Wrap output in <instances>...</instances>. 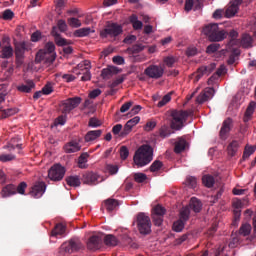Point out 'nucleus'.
Returning a JSON list of instances; mask_svg holds the SVG:
<instances>
[{
    "label": "nucleus",
    "instance_id": "f257e3e1",
    "mask_svg": "<svg viewBox=\"0 0 256 256\" xmlns=\"http://www.w3.org/2000/svg\"><path fill=\"white\" fill-rule=\"evenodd\" d=\"M202 33L206 37H208L209 41L214 43H219V41H223L227 38V31L224 29L219 28V24L217 23H210L205 25L202 28Z\"/></svg>",
    "mask_w": 256,
    "mask_h": 256
},
{
    "label": "nucleus",
    "instance_id": "f03ea898",
    "mask_svg": "<svg viewBox=\"0 0 256 256\" xmlns=\"http://www.w3.org/2000/svg\"><path fill=\"white\" fill-rule=\"evenodd\" d=\"M134 163L137 167H145L153 161V148L149 145H142L138 148L134 155Z\"/></svg>",
    "mask_w": 256,
    "mask_h": 256
},
{
    "label": "nucleus",
    "instance_id": "7ed1b4c3",
    "mask_svg": "<svg viewBox=\"0 0 256 256\" xmlns=\"http://www.w3.org/2000/svg\"><path fill=\"white\" fill-rule=\"evenodd\" d=\"M170 129L173 131H181L189 118V111L172 110L170 114Z\"/></svg>",
    "mask_w": 256,
    "mask_h": 256
},
{
    "label": "nucleus",
    "instance_id": "20e7f679",
    "mask_svg": "<svg viewBox=\"0 0 256 256\" xmlns=\"http://www.w3.org/2000/svg\"><path fill=\"white\" fill-rule=\"evenodd\" d=\"M57 55L55 54V44L53 42H48L44 49L37 52L35 57V63H53Z\"/></svg>",
    "mask_w": 256,
    "mask_h": 256
},
{
    "label": "nucleus",
    "instance_id": "39448f33",
    "mask_svg": "<svg viewBox=\"0 0 256 256\" xmlns=\"http://www.w3.org/2000/svg\"><path fill=\"white\" fill-rule=\"evenodd\" d=\"M72 73L74 75H82L81 81H91V61L84 60L80 62L73 68Z\"/></svg>",
    "mask_w": 256,
    "mask_h": 256
},
{
    "label": "nucleus",
    "instance_id": "423d86ee",
    "mask_svg": "<svg viewBox=\"0 0 256 256\" xmlns=\"http://www.w3.org/2000/svg\"><path fill=\"white\" fill-rule=\"evenodd\" d=\"M121 33H123V26L118 23H108L100 32V37H102V39H107V37L115 39V37H119Z\"/></svg>",
    "mask_w": 256,
    "mask_h": 256
},
{
    "label": "nucleus",
    "instance_id": "0eeeda50",
    "mask_svg": "<svg viewBox=\"0 0 256 256\" xmlns=\"http://www.w3.org/2000/svg\"><path fill=\"white\" fill-rule=\"evenodd\" d=\"M137 227L141 235H149L151 233V218L144 213L138 214Z\"/></svg>",
    "mask_w": 256,
    "mask_h": 256
},
{
    "label": "nucleus",
    "instance_id": "6e6552de",
    "mask_svg": "<svg viewBox=\"0 0 256 256\" xmlns=\"http://www.w3.org/2000/svg\"><path fill=\"white\" fill-rule=\"evenodd\" d=\"M25 51H29L27 48V42H17L15 43L14 53L16 57V65L21 67L25 61Z\"/></svg>",
    "mask_w": 256,
    "mask_h": 256
},
{
    "label": "nucleus",
    "instance_id": "1a4fd4ad",
    "mask_svg": "<svg viewBox=\"0 0 256 256\" xmlns=\"http://www.w3.org/2000/svg\"><path fill=\"white\" fill-rule=\"evenodd\" d=\"M165 74V68L162 65L151 64L144 70V75L149 79H161Z\"/></svg>",
    "mask_w": 256,
    "mask_h": 256
},
{
    "label": "nucleus",
    "instance_id": "9d476101",
    "mask_svg": "<svg viewBox=\"0 0 256 256\" xmlns=\"http://www.w3.org/2000/svg\"><path fill=\"white\" fill-rule=\"evenodd\" d=\"M65 167L61 164H54L48 171V177L51 181H61L65 177Z\"/></svg>",
    "mask_w": 256,
    "mask_h": 256
},
{
    "label": "nucleus",
    "instance_id": "9b49d317",
    "mask_svg": "<svg viewBox=\"0 0 256 256\" xmlns=\"http://www.w3.org/2000/svg\"><path fill=\"white\" fill-rule=\"evenodd\" d=\"M79 105H81V97L69 98L62 102V105H61L62 113L64 115H67L68 113H71L73 109H76V107H79Z\"/></svg>",
    "mask_w": 256,
    "mask_h": 256
},
{
    "label": "nucleus",
    "instance_id": "f8f14e48",
    "mask_svg": "<svg viewBox=\"0 0 256 256\" xmlns=\"http://www.w3.org/2000/svg\"><path fill=\"white\" fill-rule=\"evenodd\" d=\"M243 3V0H232L228 4L226 10H225V17L227 19H231L232 17H235L239 13V7H241Z\"/></svg>",
    "mask_w": 256,
    "mask_h": 256
},
{
    "label": "nucleus",
    "instance_id": "ddd939ff",
    "mask_svg": "<svg viewBox=\"0 0 256 256\" xmlns=\"http://www.w3.org/2000/svg\"><path fill=\"white\" fill-rule=\"evenodd\" d=\"M46 189L47 185L45 182H36L30 190V195L34 197V199H40V197H43L45 194Z\"/></svg>",
    "mask_w": 256,
    "mask_h": 256
},
{
    "label": "nucleus",
    "instance_id": "4468645a",
    "mask_svg": "<svg viewBox=\"0 0 256 256\" xmlns=\"http://www.w3.org/2000/svg\"><path fill=\"white\" fill-rule=\"evenodd\" d=\"M82 181L85 185H97L98 183H101L103 179L95 172H86L82 176Z\"/></svg>",
    "mask_w": 256,
    "mask_h": 256
},
{
    "label": "nucleus",
    "instance_id": "2eb2a0df",
    "mask_svg": "<svg viewBox=\"0 0 256 256\" xmlns=\"http://www.w3.org/2000/svg\"><path fill=\"white\" fill-rule=\"evenodd\" d=\"M217 64L211 63L208 66H201L195 72V81H199L203 76H209L210 73L215 71Z\"/></svg>",
    "mask_w": 256,
    "mask_h": 256
},
{
    "label": "nucleus",
    "instance_id": "dca6fc26",
    "mask_svg": "<svg viewBox=\"0 0 256 256\" xmlns=\"http://www.w3.org/2000/svg\"><path fill=\"white\" fill-rule=\"evenodd\" d=\"M215 96V89L211 87L205 88L196 98V103H199L200 105L209 101L210 99H213Z\"/></svg>",
    "mask_w": 256,
    "mask_h": 256
},
{
    "label": "nucleus",
    "instance_id": "f3484780",
    "mask_svg": "<svg viewBox=\"0 0 256 256\" xmlns=\"http://www.w3.org/2000/svg\"><path fill=\"white\" fill-rule=\"evenodd\" d=\"M247 205V203H249V198H244L243 202L241 199L235 198L232 201V207L234 209V216H235V220L239 221V218L241 217V209H243V205Z\"/></svg>",
    "mask_w": 256,
    "mask_h": 256
},
{
    "label": "nucleus",
    "instance_id": "a211bd4d",
    "mask_svg": "<svg viewBox=\"0 0 256 256\" xmlns=\"http://www.w3.org/2000/svg\"><path fill=\"white\" fill-rule=\"evenodd\" d=\"M139 121H141V117L139 116H135L134 118L128 120L124 125L123 131L120 133V137H127V135L133 131L135 125H138Z\"/></svg>",
    "mask_w": 256,
    "mask_h": 256
},
{
    "label": "nucleus",
    "instance_id": "6ab92c4d",
    "mask_svg": "<svg viewBox=\"0 0 256 256\" xmlns=\"http://www.w3.org/2000/svg\"><path fill=\"white\" fill-rule=\"evenodd\" d=\"M101 243H103L101 235H93L87 241V249L97 251L101 247Z\"/></svg>",
    "mask_w": 256,
    "mask_h": 256
},
{
    "label": "nucleus",
    "instance_id": "aec40b11",
    "mask_svg": "<svg viewBox=\"0 0 256 256\" xmlns=\"http://www.w3.org/2000/svg\"><path fill=\"white\" fill-rule=\"evenodd\" d=\"M194 7V11H199L203 9V0H185L184 9L187 13L191 11Z\"/></svg>",
    "mask_w": 256,
    "mask_h": 256
},
{
    "label": "nucleus",
    "instance_id": "412c9836",
    "mask_svg": "<svg viewBox=\"0 0 256 256\" xmlns=\"http://www.w3.org/2000/svg\"><path fill=\"white\" fill-rule=\"evenodd\" d=\"M231 127H233V119L227 118L223 121L222 127L220 129V137L221 139H227V134L230 133Z\"/></svg>",
    "mask_w": 256,
    "mask_h": 256
},
{
    "label": "nucleus",
    "instance_id": "4be33fe9",
    "mask_svg": "<svg viewBox=\"0 0 256 256\" xmlns=\"http://www.w3.org/2000/svg\"><path fill=\"white\" fill-rule=\"evenodd\" d=\"M121 73V70L115 66H108L107 68L102 69L101 77L102 79H111L113 75Z\"/></svg>",
    "mask_w": 256,
    "mask_h": 256
},
{
    "label": "nucleus",
    "instance_id": "5701e85b",
    "mask_svg": "<svg viewBox=\"0 0 256 256\" xmlns=\"http://www.w3.org/2000/svg\"><path fill=\"white\" fill-rule=\"evenodd\" d=\"M65 153H77L81 151V144L77 140H72L64 145Z\"/></svg>",
    "mask_w": 256,
    "mask_h": 256
},
{
    "label": "nucleus",
    "instance_id": "b1692460",
    "mask_svg": "<svg viewBox=\"0 0 256 256\" xmlns=\"http://www.w3.org/2000/svg\"><path fill=\"white\" fill-rule=\"evenodd\" d=\"M119 207V201L109 198L103 201L102 209H106L108 213L115 211Z\"/></svg>",
    "mask_w": 256,
    "mask_h": 256
},
{
    "label": "nucleus",
    "instance_id": "393cba45",
    "mask_svg": "<svg viewBox=\"0 0 256 256\" xmlns=\"http://www.w3.org/2000/svg\"><path fill=\"white\" fill-rule=\"evenodd\" d=\"M15 53L13 46L11 43H7L6 45L2 46L0 59H11Z\"/></svg>",
    "mask_w": 256,
    "mask_h": 256
},
{
    "label": "nucleus",
    "instance_id": "a878e982",
    "mask_svg": "<svg viewBox=\"0 0 256 256\" xmlns=\"http://www.w3.org/2000/svg\"><path fill=\"white\" fill-rule=\"evenodd\" d=\"M188 143L187 140H185V137H179L177 138L175 144H174V152L179 154L183 153L185 149H187Z\"/></svg>",
    "mask_w": 256,
    "mask_h": 256
},
{
    "label": "nucleus",
    "instance_id": "bb28decb",
    "mask_svg": "<svg viewBox=\"0 0 256 256\" xmlns=\"http://www.w3.org/2000/svg\"><path fill=\"white\" fill-rule=\"evenodd\" d=\"M255 108H256V103L253 101L250 102L245 111L244 117H243L244 123H249V121H251V119H253V114L255 113Z\"/></svg>",
    "mask_w": 256,
    "mask_h": 256
},
{
    "label": "nucleus",
    "instance_id": "cd10ccee",
    "mask_svg": "<svg viewBox=\"0 0 256 256\" xmlns=\"http://www.w3.org/2000/svg\"><path fill=\"white\" fill-rule=\"evenodd\" d=\"M52 35L55 38V43L58 47H65V45H69V42L65 38H61L59 32H57V27H53Z\"/></svg>",
    "mask_w": 256,
    "mask_h": 256
},
{
    "label": "nucleus",
    "instance_id": "c85d7f7f",
    "mask_svg": "<svg viewBox=\"0 0 256 256\" xmlns=\"http://www.w3.org/2000/svg\"><path fill=\"white\" fill-rule=\"evenodd\" d=\"M240 145L241 144L237 140H233L232 142L229 143L227 147V153L229 157H235V155H237Z\"/></svg>",
    "mask_w": 256,
    "mask_h": 256
},
{
    "label": "nucleus",
    "instance_id": "c756f323",
    "mask_svg": "<svg viewBox=\"0 0 256 256\" xmlns=\"http://www.w3.org/2000/svg\"><path fill=\"white\" fill-rule=\"evenodd\" d=\"M103 131L102 130H91L88 131L84 137L86 143H89L91 141H95L96 139H99L101 137Z\"/></svg>",
    "mask_w": 256,
    "mask_h": 256
},
{
    "label": "nucleus",
    "instance_id": "7c9ffc66",
    "mask_svg": "<svg viewBox=\"0 0 256 256\" xmlns=\"http://www.w3.org/2000/svg\"><path fill=\"white\" fill-rule=\"evenodd\" d=\"M104 243L107 247H117L119 245V238L113 234H108L104 237Z\"/></svg>",
    "mask_w": 256,
    "mask_h": 256
},
{
    "label": "nucleus",
    "instance_id": "2f4dec72",
    "mask_svg": "<svg viewBox=\"0 0 256 256\" xmlns=\"http://www.w3.org/2000/svg\"><path fill=\"white\" fill-rule=\"evenodd\" d=\"M240 44L244 49H250V47H253V38L249 34H243Z\"/></svg>",
    "mask_w": 256,
    "mask_h": 256
},
{
    "label": "nucleus",
    "instance_id": "473e14b6",
    "mask_svg": "<svg viewBox=\"0 0 256 256\" xmlns=\"http://www.w3.org/2000/svg\"><path fill=\"white\" fill-rule=\"evenodd\" d=\"M225 73H227V68L225 67V65H221L217 69L216 73L208 79V85H213L215 79H217V77H221V75H225Z\"/></svg>",
    "mask_w": 256,
    "mask_h": 256
},
{
    "label": "nucleus",
    "instance_id": "72a5a7b5",
    "mask_svg": "<svg viewBox=\"0 0 256 256\" xmlns=\"http://www.w3.org/2000/svg\"><path fill=\"white\" fill-rule=\"evenodd\" d=\"M17 193V188L13 184H9L4 187L1 191L2 197H11V195H15Z\"/></svg>",
    "mask_w": 256,
    "mask_h": 256
},
{
    "label": "nucleus",
    "instance_id": "f704fd0d",
    "mask_svg": "<svg viewBox=\"0 0 256 256\" xmlns=\"http://www.w3.org/2000/svg\"><path fill=\"white\" fill-rule=\"evenodd\" d=\"M189 209H192L194 213H199L203 209V204L197 198H191L189 203Z\"/></svg>",
    "mask_w": 256,
    "mask_h": 256
},
{
    "label": "nucleus",
    "instance_id": "c9c22d12",
    "mask_svg": "<svg viewBox=\"0 0 256 256\" xmlns=\"http://www.w3.org/2000/svg\"><path fill=\"white\" fill-rule=\"evenodd\" d=\"M17 89L21 93H31V91L35 89V82H33L32 80H29L27 81V84H22L20 86H17Z\"/></svg>",
    "mask_w": 256,
    "mask_h": 256
},
{
    "label": "nucleus",
    "instance_id": "e433bc0d",
    "mask_svg": "<svg viewBox=\"0 0 256 256\" xmlns=\"http://www.w3.org/2000/svg\"><path fill=\"white\" fill-rule=\"evenodd\" d=\"M67 185L69 187H80L81 186V178L78 175L68 176L65 179Z\"/></svg>",
    "mask_w": 256,
    "mask_h": 256
},
{
    "label": "nucleus",
    "instance_id": "4c0bfd02",
    "mask_svg": "<svg viewBox=\"0 0 256 256\" xmlns=\"http://www.w3.org/2000/svg\"><path fill=\"white\" fill-rule=\"evenodd\" d=\"M62 251H65V253H69V251H77V249H79V244L77 242H75L74 240H70V242L64 243L61 246Z\"/></svg>",
    "mask_w": 256,
    "mask_h": 256
},
{
    "label": "nucleus",
    "instance_id": "58836bf2",
    "mask_svg": "<svg viewBox=\"0 0 256 256\" xmlns=\"http://www.w3.org/2000/svg\"><path fill=\"white\" fill-rule=\"evenodd\" d=\"M141 51H145V45L136 44V45H133L132 47L128 48L126 50V53H128V55H138V53H141Z\"/></svg>",
    "mask_w": 256,
    "mask_h": 256
},
{
    "label": "nucleus",
    "instance_id": "ea45409f",
    "mask_svg": "<svg viewBox=\"0 0 256 256\" xmlns=\"http://www.w3.org/2000/svg\"><path fill=\"white\" fill-rule=\"evenodd\" d=\"M252 227L251 224L249 223H243L240 228H239V235H241L242 237H248V235H251V231H252Z\"/></svg>",
    "mask_w": 256,
    "mask_h": 256
},
{
    "label": "nucleus",
    "instance_id": "a19ab883",
    "mask_svg": "<svg viewBox=\"0 0 256 256\" xmlns=\"http://www.w3.org/2000/svg\"><path fill=\"white\" fill-rule=\"evenodd\" d=\"M130 23L132 24L133 29L135 31H139V30L143 29V22H141L139 20V18L137 17V15H135V14L130 16Z\"/></svg>",
    "mask_w": 256,
    "mask_h": 256
},
{
    "label": "nucleus",
    "instance_id": "79ce46f5",
    "mask_svg": "<svg viewBox=\"0 0 256 256\" xmlns=\"http://www.w3.org/2000/svg\"><path fill=\"white\" fill-rule=\"evenodd\" d=\"M171 135H173L171 127L167 125L161 126V128L159 129V137H161V139H167V137H171Z\"/></svg>",
    "mask_w": 256,
    "mask_h": 256
},
{
    "label": "nucleus",
    "instance_id": "37998d69",
    "mask_svg": "<svg viewBox=\"0 0 256 256\" xmlns=\"http://www.w3.org/2000/svg\"><path fill=\"white\" fill-rule=\"evenodd\" d=\"M202 183L205 187H208V189H211L215 185V178L211 175H204L202 177Z\"/></svg>",
    "mask_w": 256,
    "mask_h": 256
},
{
    "label": "nucleus",
    "instance_id": "c03bdc74",
    "mask_svg": "<svg viewBox=\"0 0 256 256\" xmlns=\"http://www.w3.org/2000/svg\"><path fill=\"white\" fill-rule=\"evenodd\" d=\"M189 215H191V210L189 206H185L180 210V220L187 223L189 221Z\"/></svg>",
    "mask_w": 256,
    "mask_h": 256
},
{
    "label": "nucleus",
    "instance_id": "a18cd8bd",
    "mask_svg": "<svg viewBox=\"0 0 256 256\" xmlns=\"http://www.w3.org/2000/svg\"><path fill=\"white\" fill-rule=\"evenodd\" d=\"M93 31H91V28H80L74 32V37H87V35H90Z\"/></svg>",
    "mask_w": 256,
    "mask_h": 256
},
{
    "label": "nucleus",
    "instance_id": "49530a36",
    "mask_svg": "<svg viewBox=\"0 0 256 256\" xmlns=\"http://www.w3.org/2000/svg\"><path fill=\"white\" fill-rule=\"evenodd\" d=\"M256 151V146H251L249 144H247L244 148V152H243V159H249L250 155H253V153H255Z\"/></svg>",
    "mask_w": 256,
    "mask_h": 256
},
{
    "label": "nucleus",
    "instance_id": "de8ad7c7",
    "mask_svg": "<svg viewBox=\"0 0 256 256\" xmlns=\"http://www.w3.org/2000/svg\"><path fill=\"white\" fill-rule=\"evenodd\" d=\"M172 229L176 233H181V231H183V229H185V221L180 220V219L175 221L173 223Z\"/></svg>",
    "mask_w": 256,
    "mask_h": 256
},
{
    "label": "nucleus",
    "instance_id": "09e8293b",
    "mask_svg": "<svg viewBox=\"0 0 256 256\" xmlns=\"http://www.w3.org/2000/svg\"><path fill=\"white\" fill-rule=\"evenodd\" d=\"M89 155L87 154H81L80 157L78 158V167L79 169H87V158Z\"/></svg>",
    "mask_w": 256,
    "mask_h": 256
},
{
    "label": "nucleus",
    "instance_id": "8fccbe9b",
    "mask_svg": "<svg viewBox=\"0 0 256 256\" xmlns=\"http://www.w3.org/2000/svg\"><path fill=\"white\" fill-rule=\"evenodd\" d=\"M65 233V225L57 224L52 230V237H57V235H63Z\"/></svg>",
    "mask_w": 256,
    "mask_h": 256
},
{
    "label": "nucleus",
    "instance_id": "3c124183",
    "mask_svg": "<svg viewBox=\"0 0 256 256\" xmlns=\"http://www.w3.org/2000/svg\"><path fill=\"white\" fill-rule=\"evenodd\" d=\"M133 63H143V61H147V56L145 54H133L130 55Z\"/></svg>",
    "mask_w": 256,
    "mask_h": 256
},
{
    "label": "nucleus",
    "instance_id": "603ef678",
    "mask_svg": "<svg viewBox=\"0 0 256 256\" xmlns=\"http://www.w3.org/2000/svg\"><path fill=\"white\" fill-rule=\"evenodd\" d=\"M165 213H167V210H165V207L161 205H157L154 207L152 215H158V216L164 217Z\"/></svg>",
    "mask_w": 256,
    "mask_h": 256
},
{
    "label": "nucleus",
    "instance_id": "864d4df0",
    "mask_svg": "<svg viewBox=\"0 0 256 256\" xmlns=\"http://www.w3.org/2000/svg\"><path fill=\"white\" fill-rule=\"evenodd\" d=\"M67 21L68 25L74 29H79V27H81V20L78 18H69Z\"/></svg>",
    "mask_w": 256,
    "mask_h": 256
},
{
    "label": "nucleus",
    "instance_id": "5fc2aeb1",
    "mask_svg": "<svg viewBox=\"0 0 256 256\" xmlns=\"http://www.w3.org/2000/svg\"><path fill=\"white\" fill-rule=\"evenodd\" d=\"M161 167H163V162L159 161V160H155L152 165L150 166V171L152 173H157V171H159L161 169Z\"/></svg>",
    "mask_w": 256,
    "mask_h": 256
},
{
    "label": "nucleus",
    "instance_id": "6e6d98bb",
    "mask_svg": "<svg viewBox=\"0 0 256 256\" xmlns=\"http://www.w3.org/2000/svg\"><path fill=\"white\" fill-rule=\"evenodd\" d=\"M17 141L16 138H13L9 145L6 146V149H8V151H13L15 149H19V151H21L22 147L21 144H15V142Z\"/></svg>",
    "mask_w": 256,
    "mask_h": 256
},
{
    "label": "nucleus",
    "instance_id": "4d7b16f0",
    "mask_svg": "<svg viewBox=\"0 0 256 256\" xmlns=\"http://www.w3.org/2000/svg\"><path fill=\"white\" fill-rule=\"evenodd\" d=\"M134 181H136V183H145V181H147V175L141 172L135 173Z\"/></svg>",
    "mask_w": 256,
    "mask_h": 256
},
{
    "label": "nucleus",
    "instance_id": "13d9d810",
    "mask_svg": "<svg viewBox=\"0 0 256 256\" xmlns=\"http://www.w3.org/2000/svg\"><path fill=\"white\" fill-rule=\"evenodd\" d=\"M16 113H17V109L15 108H9V109L3 110L2 119H7V117L16 115Z\"/></svg>",
    "mask_w": 256,
    "mask_h": 256
},
{
    "label": "nucleus",
    "instance_id": "bf43d9fd",
    "mask_svg": "<svg viewBox=\"0 0 256 256\" xmlns=\"http://www.w3.org/2000/svg\"><path fill=\"white\" fill-rule=\"evenodd\" d=\"M123 81H125V77L119 76L118 78H116L114 81H112L109 84L110 89H115V87H118V85H121V83H123Z\"/></svg>",
    "mask_w": 256,
    "mask_h": 256
},
{
    "label": "nucleus",
    "instance_id": "052dcab7",
    "mask_svg": "<svg viewBox=\"0 0 256 256\" xmlns=\"http://www.w3.org/2000/svg\"><path fill=\"white\" fill-rule=\"evenodd\" d=\"M152 220L154 225H156V227H161V225H163V216L152 214Z\"/></svg>",
    "mask_w": 256,
    "mask_h": 256
},
{
    "label": "nucleus",
    "instance_id": "680f3d73",
    "mask_svg": "<svg viewBox=\"0 0 256 256\" xmlns=\"http://www.w3.org/2000/svg\"><path fill=\"white\" fill-rule=\"evenodd\" d=\"M186 184L191 187L192 189H195L197 187V178L193 176H189L186 179Z\"/></svg>",
    "mask_w": 256,
    "mask_h": 256
},
{
    "label": "nucleus",
    "instance_id": "e2e57ef3",
    "mask_svg": "<svg viewBox=\"0 0 256 256\" xmlns=\"http://www.w3.org/2000/svg\"><path fill=\"white\" fill-rule=\"evenodd\" d=\"M15 159V155L13 154H1L0 161L2 163H7V161H13Z\"/></svg>",
    "mask_w": 256,
    "mask_h": 256
},
{
    "label": "nucleus",
    "instance_id": "0e129e2a",
    "mask_svg": "<svg viewBox=\"0 0 256 256\" xmlns=\"http://www.w3.org/2000/svg\"><path fill=\"white\" fill-rule=\"evenodd\" d=\"M163 61L165 65H167L168 67H173V65H175L177 60L173 56H167L163 59Z\"/></svg>",
    "mask_w": 256,
    "mask_h": 256
},
{
    "label": "nucleus",
    "instance_id": "69168bd1",
    "mask_svg": "<svg viewBox=\"0 0 256 256\" xmlns=\"http://www.w3.org/2000/svg\"><path fill=\"white\" fill-rule=\"evenodd\" d=\"M57 27L59 31H61V33H65V31H67V22H65V20L62 19L58 20Z\"/></svg>",
    "mask_w": 256,
    "mask_h": 256
},
{
    "label": "nucleus",
    "instance_id": "338daca9",
    "mask_svg": "<svg viewBox=\"0 0 256 256\" xmlns=\"http://www.w3.org/2000/svg\"><path fill=\"white\" fill-rule=\"evenodd\" d=\"M171 101V94H166L160 102H158V107H165L167 103Z\"/></svg>",
    "mask_w": 256,
    "mask_h": 256
},
{
    "label": "nucleus",
    "instance_id": "774afa93",
    "mask_svg": "<svg viewBox=\"0 0 256 256\" xmlns=\"http://www.w3.org/2000/svg\"><path fill=\"white\" fill-rule=\"evenodd\" d=\"M220 47H221V45H219V44H210L206 49V53H215V52L219 51Z\"/></svg>",
    "mask_w": 256,
    "mask_h": 256
}]
</instances>
